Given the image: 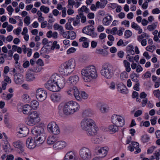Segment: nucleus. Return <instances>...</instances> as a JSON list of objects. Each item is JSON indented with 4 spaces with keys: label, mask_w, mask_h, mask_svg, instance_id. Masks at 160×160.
I'll use <instances>...</instances> for the list:
<instances>
[{
    "label": "nucleus",
    "mask_w": 160,
    "mask_h": 160,
    "mask_svg": "<svg viewBox=\"0 0 160 160\" xmlns=\"http://www.w3.org/2000/svg\"><path fill=\"white\" fill-rule=\"evenodd\" d=\"M46 88L52 92H58L59 91V88L57 85L55 83L52 82L50 81H48L45 84Z\"/></svg>",
    "instance_id": "2eb2a0df"
},
{
    "label": "nucleus",
    "mask_w": 160,
    "mask_h": 160,
    "mask_svg": "<svg viewBox=\"0 0 160 160\" xmlns=\"http://www.w3.org/2000/svg\"><path fill=\"white\" fill-rule=\"evenodd\" d=\"M26 80L28 82H31L34 80L35 77L34 74L31 72H28L26 75Z\"/></svg>",
    "instance_id": "cd10ccee"
},
{
    "label": "nucleus",
    "mask_w": 160,
    "mask_h": 160,
    "mask_svg": "<svg viewBox=\"0 0 160 160\" xmlns=\"http://www.w3.org/2000/svg\"><path fill=\"white\" fill-rule=\"evenodd\" d=\"M7 85V82H2V88L0 87V93L2 92V90H5L6 89Z\"/></svg>",
    "instance_id": "bf43d9fd"
},
{
    "label": "nucleus",
    "mask_w": 160,
    "mask_h": 160,
    "mask_svg": "<svg viewBox=\"0 0 160 160\" xmlns=\"http://www.w3.org/2000/svg\"><path fill=\"white\" fill-rule=\"evenodd\" d=\"M81 96L82 99L84 100L87 99L88 98V94L84 91L82 92L81 93Z\"/></svg>",
    "instance_id": "603ef678"
},
{
    "label": "nucleus",
    "mask_w": 160,
    "mask_h": 160,
    "mask_svg": "<svg viewBox=\"0 0 160 160\" xmlns=\"http://www.w3.org/2000/svg\"><path fill=\"white\" fill-rule=\"evenodd\" d=\"M65 80L63 78H61L59 79L56 83L57 85L59 88V90L60 89L63 88L65 85Z\"/></svg>",
    "instance_id": "2f4dec72"
},
{
    "label": "nucleus",
    "mask_w": 160,
    "mask_h": 160,
    "mask_svg": "<svg viewBox=\"0 0 160 160\" xmlns=\"http://www.w3.org/2000/svg\"><path fill=\"white\" fill-rule=\"evenodd\" d=\"M47 130L49 132L55 135L58 134L60 132L58 126L53 122H51L48 124Z\"/></svg>",
    "instance_id": "1a4fd4ad"
},
{
    "label": "nucleus",
    "mask_w": 160,
    "mask_h": 160,
    "mask_svg": "<svg viewBox=\"0 0 160 160\" xmlns=\"http://www.w3.org/2000/svg\"><path fill=\"white\" fill-rule=\"evenodd\" d=\"M112 20V17L111 16L109 15H107L102 20L103 24L106 26H108L110 24Z\"/></svg>",
    "instance_id": "a878e982"
},
{
    "label": "nucleus",
    "mask_w": 160,
    "mask_h": 160,
    "mask_svg": "<svg viewBox=\"0 0 160 160\" xmlns=\"http://www.w3.org/2000/svg\"><path fill=\"white\" fill-rule=\"evenodd\" d=\"M94 115L93 111L90 108L84 109L82 112V116L83 118L81 121L80 127L89 136L94 135L97 133L98 128L95 122L91 118Z\"/></svg>",
    "instance_id": "f257e3e1"
},
{
    "label": "nucleus",
    "mask_w": 160,
    "mask_h": 160,
    "mask_svg": "<svg viewBox=\"0 0 160 160\" xmlns=\"http://www.w3.org/2000/svg\"><path fill=\"white\" fill-rule=\"evenodd\" d=\"M95 149L98 155L102 157H104L107 155L109 148L106 147H97Z\"/></svg>",
    "instance_id": "4468645a"
},
{
    "label": "nucleus",
    "mask_w": 160,
    "mask_h": 160,
    "mask_svg": "<svg viewBox=\"0 0 160 160\" xmlns=\"http://www.w3.org/2000/svg\"><path fill=\"white\" fill-rule=\"evenodd\" d=\"M101 75L107 79H111L113 74V70L112 66L107 64H104L100 71Z\"/></svg>",
    "instance_id": "39448f33"
},
{
    "label": "nucleus",
    "mask_w": 160,
    "mask_h": 160,
    "mask_svg": "<svg viewBox=\"0 0 160 160\" xmlns=\"http://www.w3.org/2000/svg\"><path fill=\"white\" fill-rule=\"evenodd\" d=\"M53 28L55 30H59L61 32H63V27L57 23H56L53 25Z\"/></svg>",
    "instance_id": "37998d69"
},
{
    "label": "nucleus",
    "mask_w": 160,
    "mask_h": 160,
    "mask_svg": "<svg viewBox=\"0 0 160 160\" xmlns=\"http://www.w3.org/2000/svg\"><path fill=\"white\" fill-rule=\"evenodd\" d=\"M119 127L115 124H112L109 126L108 129L110 132L115 133L118 131Z\"/></svg>",
    "instance_id": "473e14b6"
},
{
    "label": "nucleus",
    "mask_w": 160,
    "mask_h": 160,
    "mask_svg": "<svg viewBox=\"0 0 160 160\" xmlns=\"http://www.w3.org/2000/svg\"><path fill=\"white\" fill-rule=\"evenodd\" d=\"M156 25L153 24L148 26L147 27V29L150 31H152L156 28Z\"/></svg>",
    "instance_id": "5fc2aeb1"
},
{
    "label": "nucleus",
    "mask_w": 160,
    "mask_h": 160,
    "mask_svg": "<svg viewBox=\"0 0 160 160\" xmlns=\"http://www.w3.org/2000/svg\"><path fill=\"white\" fill-rule=\"evenodd\" d=\"M128 77V75L127 72L125 71L122 72L120 75V78L122 80H124L126 78H127Z\"/></svg>",
    "instance_id": "8fccbe9b"
},
{
    "label": "nucleus",
    "mask_w": 160,
    "mask_h": 160,
    "mask_svg": "<svg viewBox=\"0 0 160 160\" xmlns=\"http://www.w3.org/2000/svg\"><path fill=\"white\" fill-rule=\"evenodd\" d=\"M94 29L93 26L88 25L83 28L82 29V32L92 38H94L96 37L97 34L94 32Z\"/></svg>",
    "instance_id": "f8f14e48"
},
{
    "label": "nucleus",
    "mask_w": 160,
    "mask_h": 160,
    "mask_svg": "<svg viewBox=\"0 0 160 160\" xmlns=\"http://www.w3.org/2000/svg\"><path fill=\"white\" fill-rule=\"evenodd\" d=\"M75 67V60L74 59L72 58L61 65L59 72L61 74L68 76L71 74L74 71Z\"/></svg>",
    "instance_id": "20e7f679"
},
{
    "label": "nucleus",
    "mask_w": 160,
    "mask_h": 160,
    "mask_svg": "<svg viewBox=\"0 0 160 160\" xmlns=\"http://www.w3.org/2000/svg\"><path fill=\"white\" fill-rule=\"evenodd\" d=\"M36 96L37 99L39 101L42 102L46 99L47 97L46 91L42 88L37 89Z\"/></svg>",
    "instance_id": "9d476101"
},
{
    "label": "nucleus",
    "mask_w": 160,
    "mask_h": 160,
    "mask_svg": "<svg viewBox=\"0 0 160 160\" xmlns=\"http://www.w3.org/2000/svg\"><path fill=\"white\" fill-rule=\"evenodd\" d=\"M151 74V73L147 71L142 75V78L144 79L146 78H150Z\"/></svg>",
    "instance_id": "6e6d98bb"
},
{
    "label": "nucleus",
    "mask_w": 160,
    "mask_h": 160,
    "mask_svg": "<svg viewBox=\"0 0 160 160\" xmlns=\"http://www.w3.org/2000/svg\"><path fill=\"white\" fill-rule=\"evenodd\" d=\"M26 144L27 147L30 149H33L37 146L34 138L29 137L27 140Z\"/></svg>",
    "instance_id": "dca6fc26"
},
{
    "label": "nucleus",
    "mask_w": 160,
    "mask_h": 160,
    "mask_svg": "<svg viewBox=\"0 0 160 160\" xmlns=\"http://www.w3.org/2000/svg\"><path fill=\"white\" fill-rule=\"evenodd\" d=\"M149 139L150 137L147 135H144L142 137L141 140L144 143L148 142Z\"/></svg>",
    "instance_id": "de8ad7c7"
},
{
    "label": "nucleus",
    "mask_w": 160,
    "mask_h": 160,
    "mask_svg": "<svg viewBox=\"0 0 160 160\" xmlns=\"http://www.w3.org/2000/svg\"><path fill=\"white\" fill-rule=\"evenodd\" d=\"M71 22H67L65 25V28L67 30H72L73 29V28L71 24Z\"/></svg>",
    "instance_id": "864d4df0"
},
{
    "label": "nucleus",
    "mask_w": 160,
    "mask_h": 160,
    "mask_svg": "<svg viewBox=\"0 0 160 160\" xmlns=\"http://www.w3.org/2000/svg\"><path fill=\"white\" fill-rule=\"evenodd\" d=\"M101 8H104L108 3L107 0H100Z\"/></svg>",
    "instance_id": "680f3d73"
},
{
    "label": "nucleus",
    "mask_w": 160,
    "mask_h": 160,
    "mask_svg": "<svg viewBox=\"0 0 160 160\" xmlns=\"http://www.w3.org/2000/svg\"><path fill=\"white\" fill-rule=\"evenodd\" d=\"M79 80V77L78 75H74L70 76L67 82L70 84L75 85L78 82Z\"/></svg>",
    "instance_id": "412c9836"
},
{
    "label": "nucleus",
    "mask_w": 160,
    "mask_h": 160,
    "mask_svg": "<svg viewBox=\"0 0 160 160\" xmlns=\"http://www.w3.org/2000/svg\"><path fill=\"white\" fill-rule=\"evenodd\" d=\"M58 33L56 32H52L51 30H49L47 33L46 36L48 38H52L54 39L58 38Z\"/></svg>",
    "instance_id": "c756f323"
},
{
    "label": "nucleus",
    "mask_w": 160,
    "mask_h": 160,
    "mask_svg": "<svg viewBox=\"0 0 160 160\" xmlns=\"http://www.w3.org/2000/svg\"><path fill=\"white\" fill-rule=\"evenodd\" d=\"M6 9L8 11V14L10 15H11L14 11V9L11 5L8 6Z\"/></svg>",
    "instance_id": "09e8293b"
},
{
    "label": "nucleus",
    "mask_w": 160,
    "mask_h": 160,
    "mask_svg": "<svg viewBox=\"0 0 160 160\" xmlns=\"http://www.w3.org/2000/svg\"><path fill=\"white\" fill-rule=\"evenodd\" d=\"M57 140V138L56 137L54 136H50L47 138V143L48 145L54 144Z\"/></svg>",
    "instance_id": "bb28decb"
},
{
    "label": "nucleus",
    "mask_w": 160,
    "mask_h": 160,
    "mask_svg": "<svg viewBox=\"0 0 160 160\" xmlns=\"http://www.w3.org/2000/svg\"><path fill=\"white\" fill-rule=\"evenodd\" d=\"M81 73L82 79L86 82H90L98 77L96 67L92 65L84 67L81 70Z\"/></svg>",
    "instance_id": "7ed1b4c3"
},
{
    "label": "nucleus",
    "mask_w": 160,
    "mask_h": 160,
    "mask_svg": "<svg viewBox=\"0 0 160 160\" xmlns=\"http://www.w3.org/2000/svg\"><path fill=\"white\" fill-rule=\"evenodd\" d=\"M31 131L32 134L36 136H46L44 128L39 126L33 127Z\"/></svg>",
    "instance_id": "9b49d317"
},
{
    "label": "nucleus",
    "mask_w": 160,
    "mask_h": 160,
    "mask_svg": "<svg viewBox=\"0 0 160 160\" xmlns=\"http://www.w3.org/2000/svg\"><path fill=\"white\" fill-rule=\"evenodd\" d=\"M149 37V35H147L145 33L143 32L141 35L138 36L137 39L139 42H140L145 37L148 38Z\"/></svg>",
    "instance_id": "79ce46f5"
},
{
    "label": "nucleus",
    "mask_w": 160,
    "mask_h": 160,
    "mask_svg": "<svg viewBox=\"0 0 160 160\" xmlns=\"http://www.w3.org/2000/svg\"><path fill=\"white\" fill-rule=\"evenodd\" d=\"M2 146L3 149L5 150V152H9L10 145L7 140H6L4 142V143L2 144Z\"/></svg>",
    "instance_id": "58836bf2"
},
{
    "label": "nucleus",
    "mask_w": 160,
    "mask_h": 160,
    "mask_svg": "<svg viewBox=\"0 0 160 160\" xmlns=\"http://www.w3.org/2000/svg\"><path fill=\"white\" fill-rule=\"evenodd\" d=\"M76 37V34L73 31H69V38L71 39H74Z\"/></svg>",
    "instance_id": "a18cd8bd"
},
{
    "label": "nucleus",
    "mask_w": 160,
    "mask_h": 160,
    "mask_svg": "<svg viewBox=\"0 0 160 160\" xmlns=\"http://www.w3.org/2000/svg\"><path fill=\"white\" fill-rule=\"evenodd\" d=\"M59 77L56 74H53L50 77L48 81H50L52 82L57 83L58 80L59 79Z\"/></svg>",
    "instance_id": "f704fd0d"
},
{
    "label": "nucleus",
    "mask_w": 160,
    "mask_h": 160,
    "mask_svg": "<svg viewBox=\"0 0 160 160\" xmlns=\"http://www.w3.org/2000/svg\"><path fill=\"white\" fill-rule=\"evenodd\" d=\"M40 121L39 113L36 111H34L29 113L28 120L26 121V123L28 125L32 126Z\"/></svg>",
    "instance_id": "423d86ee"
},
{
    "label": "nucleus",
    "mask_w": 160,
    "mask_h": 160,
    "mask_svg": "<svg viewBox=\"0 0 160 160\" xmlns=\"http://www.w3.org/2000/svg\"><path fill=\"white\" fill-rule=\"evenodd\" d=\"M155 48L154 46H149L146 47V50L148 51L152 52L155 50Z\"/></svg>",
    "instance_id": "e2e57ef3"
},
{
    "label": "nucleus",
    "mask_w": 160,
    "mask_h": 160,
    "mask_svg": "<svg viewBox=\"0 0 160 160\" xmlns=\"http://www.w3.org/2000/svg\"><path fill=\"white\" fill-rule=\"evenodd\" d=\"M131 27L135 30L138 31V33L139 34H141L142 32V30L140 27L135 22H133L131 23Z\"/></svg>",
    "instance_id": "7c9ffc66"
},
{
    "label": "nucleus",
    "mask_w": 160,
    "mask_h": 160,
    "mask_svg": "<svg viewBox=\"0 0 160 160\" xmlns=\"http://www.w3.org/2000/svg\"><path fill=\"white\" fill-rule=\"evenodd\" d=\"M16 131L17 135L20 137L26 136L29 132V129L25 127H18L17 128Z\"/></svg>",
    "instance_id": "ddd939ff"
},
{
    "label": "nucleus",
    "mask_w": 160,
    "mask_h": 160,
    "mask_svg": "<svg viewBox=\"0 0 160 160\" xmlns=\"http://www.w3.org/2000/svg\"><path fill=\"white\" fill-rule=\"evenodd\" d=\"M76 156L75 152L70 151L68 152L64 157L63 160H76Z\"/></svg>",
    "instance_id": "aec40b11"
},
{
    "label": "nucleus",
    "mask_w": 160,
    "mask_h": 160,
    "mask_svg": "<svg viewBox=\"0 0 160 160\" xmlns=\"http://www.w3.org/2000/svg\"><path fill=\"white\" fill-rule=\"evenodd\" d=\"M68 21L70 22L73 21V24L75 26H79L80 25V20L79 19L74 20L73 18H70Z\"/></svg>",
    "instance_id": "a19ab883"
},
{
    "label": "nucleus",
    "mask_w": 160,
    "mask_h": 160,
    "mask_svg": "<svg viewBox=\"0 0 160 160\" xmlns=\"http://www.w3.org/2000/svg\"><path fill=\"white\" fill-rule=\"evenodd\" d=\"M39 104L38 102L36 100H33L31 102L30 106L31 108L34 109H36L38 107Z\"/></svg>",
    "instance_id": "ea45409f"
},
{
    "label": "nucleus",
    "mask_w": 160,
    "mask_h": 160,
    "mask_svg": "<svg viewBox=\"0 0 160 160\" xmlns=\"http://www.w3.org/2000/svg\"><path fill=\"white\" fill-rule=\"evenodd\" d=\"M79 155L82 160H90L92 158L91 151L89 148L85 147L80 150Z\"/></svg>",
    "instance_id": "0eeeda50"
},
{
    "label": "nucleus",
    "mask_w": 160,
    "mask_h": 160,
    "mask_svg": "<svg viewBox=\"0 0 160 160\" xmlns=\"http://www.w3.org/2000/svg\"><path fill=\"white\" fill-rule=\"evenodd\" d=\"M76 49L74 48H71L68 49L67 51V53L68 54L74 53L76 51Z\"/></svg>",
    "instance_id": "338daca9"
},
{
    "label": "nucleus",
    "mask_w": 160,
    "mask_h": 160,
    "mask_svg": "<svg viewBox=\"0 0 160 160\" xmlns=\"http://www.w3.org/2000/svg\"><path fill=\"white\" fill-rule=\"evenodd\" d=\"M89 9L85 6H83L80 9L78 10V11L81 12H85L87 13L89 12Z\"/></svg>",
    "instance_id": "3c124183"
},
{
    "label": "nucleus",
    "mask_w": 160,
    "mask_h": 160,
    "mask_svg": "<svg viewBox=\"0 0 160 160\" xmlns=\"http://www.w3.org/2000/svg\"><path fill=\"white\" fill-rule=\"evenodd\" d=\"M132 34V32L129 30H127L125 32V36L126 38L130 37Z\"/></svg>",
    "instance_id": "13d9d810"
},
{
    "label": "nucleus",
    "mask_w": 160,
    "mask_h": 160,
    "mask_svg": "<svg viewBox=\"0 0 160 160\" xmlns=\"http://www.w3.org/2000/svg\"><path fill=\"white\" fill-rule=\"evenodd\" d=\"M123 63L126 72H130L131 71L130 63L127 60H124L123 61Z\"/></svg>",
    "instance_id": "72a5a7b5"
},
{
    "label": "nucleus",
    "mask_w": 160,
    "mask_h": 160,
    "mask_svg": "<svg viewBox=\"0 0 160 160\" xmlns=\"http://www.w3.org/2000/svg\"><path fill=\"white\" fill-rule=\"evenodd\" d=\"M46 136H37L35 139L37 146H39L44 142Z\"/></svg>",
    "instance_id": "b1692460"
},
{
    "label": "nucleus",
    "mask_w": 160,
    "mask_h": 160,
    "mask_svg": "<svg viewBox=\"0 0 160 160\" xmlns=\"http://www.w3.org/2000/svg\"><path fill=\"white\" fill-rule=\"evenodd\" d=\"M97 106L102 113H106L109 111V108L105 104L99 103L97 104Z\"/></svg>",
    "instance_id": "a211bd4d"
},
{
    "label": "nucleus",
    "mask_w": 160,
    "mask_h": 160,
    "mask_svg": "<svg viewBox=\"0 0 160 160\" xmlns=\"http://www.w3.org/2000/svg\"><path fill=\"white\" fill-rule=\"evenodd\" d=\"M14 81L15 83L20 85L23 83V76L20 73H17L14 75Z\"/></svg>",
    "instance_id": "6ab92c4d"
},
{
    "label": "nucleus",
    "mask_w": 160,
    "mask_h": 160,
    "mask_svg": "<svg viewBox=\"0 0 160 160\" xmlns=\"http://www.w3.org/2000/svg\"><path fill=\"white\" fill-rule=\"evenodd\" d=\"M31 108L30 105L26 104L22 108V112L24 114H28L30 113Z\"/></svg>",
    "instance_id": "c85d7f7f"
},
{
    "label": "nucleus",
    "mask_w": 160,
    "mask_h": 160,
    "mask_svg": "<svg viewBox=\"0 0 160 160\" xmlns=\"http://www.w3.org/2000/svg\"><path fill=\"white\" fill-rule=\"evenodd\" d=\"M131 78L133 81H134L136 83L138 82V76L136 73H134L130 75Z\"/></svg>",
    "instance_id": "49530a36"
},
{
    "label": "nucleus",
    "mask_w": 160,
    "mask_h": 160,
    "mask_svg": "<svg viewBox=\"0 0 160 160\" xmlns=\"http://www.w3.org/2000/svg\"><path fill=\"white\" fill-rule=\"evenodd\" d=\"M153 93L157 98H160V91L159 89L154 90Z\"/></svg>",
    "instance_id": "0e129e2a"
},
{
    "label": "nucleus",
    "mask_w": 160,
    "mask_h": 160,
    "mask_svg": "<svg viewBox=\"0 0 160 160\" xmlns=\"http://www.w3.org/2000/svg\"><path fill=\"white\" fill-rule=\"evenodd\" d=\"M117 88L118 90L121 93H125L127 91V88L122 83H118Z\"/></svg>",
    "instance_id": "393cba45"
},
{
    "label": "nucleus",
    "mask_w": 160,
    "mask_h": 160,
    "mask_svg": "<svg viewBox=\"0 0 160 160\" xmlns=\"http://www.w3.org/2000/svg\"><path fill=\"white\" fill-rule=\"evenodd\" d=\"M22 98L23 100L27 102L29 101L30 100V98L29 96L27 94L23 95L22 96Z\"/></svg>",
    "instance_id": "774afa93"
},
{
    "label": "nucleus",
    "mask_w": 160,
    "mask_h": 160,
    "mask_svg": "<svg viewBox=\"0 0 160 160\" xmlns=\"http://www.w3.org/2000/svg\"><path fill=\"white\" fill-rule=\"evenodd\" d=\"M30 18L28 16H26L24 20V22L27 24V26H28L30 24Z\"/></svg>",
    "instance_id": "052dcab7"
},
{
    "label": "nucleus",
    "mask_w": 160,
    "mask_h": 160,
    "mask_svg": "<svg viewBox=\"0 0 160 160\" xmlns=\"http://www.w3.org/2000/svg\"><path fill=\"white\" fill-rule=\"evenodd\" d=\"M103 141V138L101 136H97L93 140V143L95 144H100Z\"/></svg>",
    "instance_id": "e433bc0d"
},
{
    "label": "nucleus",
    "mask_w": 160,
    "mask_h": 160,
    "mask_svg": "<svg viewBox=\"0 0 160 160\" xmlns=\"http://www.w3.org/2000/svg\"><path fill=\"white\" fill-rule=\"evenodd\" d=\"M112 120L113 124L120 127H122L124 125V120L122 116L113 114L112 117Z\"/></svg>",
    "instance_id": "6e6552de"
},
{
    "label": "nucleus",
    "mask_w": 160,
    "mask_h": 160,
    "mask_svg": "<svg viewBox=\"0 0 160 160\" xmlns=\"http://www.w3.org/2000/svg\"><path fill=\"white\" fill-rule=\"evenodd\" d=\"M51 100L54 102H57L60 101L61 97L59 95L53 94L51 95Z\"/></svg>",
    "instance_id": "4c0bfd02"
},
{
    "label": "nucleus",
    "mask_w": 160,
    "mask_h": 160,
    "mask_svg": "<svg viewBox=\"0 0 160 160\" xmlns=\"http://www.w3.org/2000/svg\"><path fill=\"white\" fill-rule=\"evenodd\" d=\"M73 95L76 99L79 101H82V98L81 96V93L79 91L78 88L75 87H73Z\"/></svg>",
    "instance_id": "5701e85b"
},
{
    "label": "nucleus",
    "mask_w": 160,
    "mask_h": 160,
    "mask_svg": "<svg viewBox=\"0 0 160 160\" xmlns=\"http://www.w3.org/2000/svg\"><path fill=\"white\" fill-rule=\"evenodd\" d=\"M58 113L61 116L63 114L70 115L79 111L80 106L76 102L71 101L65 103L63 105L60 104L58 107Z\"/></svg>",
    "instance_id": "f03ea898"
},
{
    "label": "nucleus",
    "mask_w": 160,
    "mask_h": 160,
    "mask_svg": "<svg viewBox=\"0 0 160 160\" xmlns=\"http://www.w3.org/2000/svg\"><path fill=\"white\" fill-rule=\"evenodd\" d=\"M57 42L56 41H55L53 42L52 45L51 47V49H54L55 48L58 49L60 48V46L58 44H57Z\"/></svg>",
    "instance_id": "4d7b16f0"
},
{
    "label": "nucleus",
    "mask_w": 160,
    "mask_h": 160,
    "mask_svg": "<svg viewBox=\"0 0 160 160\" xmlns=\"http://www.w3.org/2000/svg\"><path fill=\"white\" fill-rule=\"evenodd\" d=\"M12 145L14 148L19 149L22 151L21 152H19L20 153H23V144L22 141L18 140L14 142H13Z\"/></svg>",
    "instance_id": "4be33fe9"
},
{
    "label": "nucleus",
    "mask_w": 160,
    "mask_h": 160,
    "mask_svg": "<svg viewBox=\"0 0 160 160\" xmlns=\"http://www.w3.org/2000/svg\"><path fill=\"white\" fill-rule=\"evenodd\" d=\"M67 143L64 141H57L53 145V148L55 150H61L66 147Z\"/></svg>",
    "instance_id": "f3484780"
},
{
    "label": "nucleus",
    "mask_w": 160,
    "mask_h": 160,
    "mask_svg": "<svg viewBox=\"0 0 160 160\" xmlns=\"http://www.w3.org/2000/svg\"><path fill=\"white\" fill-rule=\"evenodd\" d=\"M131 143L132 147L134 148H135V149H136L139 148V144L138 142L132 141L131 142Z\"/></svg>",
    "instance_id": "69168bd1"
},
{
    "label": "nucleus",
    "mask_w": 160,
    "mask_h": 160,
    "mask_svg": "<svg viewBox=\"0 0 160 160\" xmlns=\"http://www.w3.org/2000/svg\"><path fill=\"white\" fill-rule=\"evenodd\" d=\"M41 11L45 13H48L49 11V8L48 7L44 6H42L40 8Z\"/></svg>",
    "instance_id": "c03bdc74"
},
{
    "label": "nucleus",
    "mask_w": 160,
    "mask_h": 160,
    "mask_svg": "<svg viewBox=\"0 0 160 160\" xmlns=\"http://www.w3.org/2000/svg\"><path fill=\"white\" fill-rule=\"evenodd\" d=\"M133 49L134 48L132 45H128L126 48L127 53H128V54L134 55L135 54V52Z\"/></svg>",
    "instance_id": "c9c22d12"
}]
</instances>
